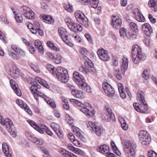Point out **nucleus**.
I'll use <instances>...</instances> for the list:
<instances>
[{
    "label": "nucleus",
    "instance_id": "f257e3e1",
    "mask_svg": "<svg viewBox=\"0 0 157 157\" xmlns=\"http://www.w3.org/2000/svg\"><path fill=\"white\" fill-rule=\"evenodd\" d=\"M70 101L73 103L77 104L79 107V109L84 113L87 117L93 116L94 115L93 112V108L91 105L88 103H82L78 100L74 99H71Z\"/></svg>",
    "mask_w": 157,
    "mask_h": 157
},
{
    "label": "nucleus",
    "instance_id": "f03ea898",
    "mask_svg": "<svg viewBox=\"0 0 157 157\" xmlns=\"http://www.w3.org/2000/svg\"><path fill=\"white\" fill-rule=\"evenodd\" d=\"M123 147L126 150L125 152L128 157H134L135 155L136 144L132 141L124 140L122 141Z\"/></svg>",
    "mask_w": 157,
    "mask_h": 157
},
{
    "label": "nucleus",
    "instance_id": "7ed1b4c3",
    "mask_svg": "<svg viewBox=\"0 0 157 157\" xmlns=\"http://www.w3.org/2000/svg\"><path fill=\"white\" fill-rule=\"evenodd\" d=\"M75 15L77 21L79 23L85 27H87L89 26L88 19L82 12L77 11L75 12Z\"/></svg>",
    "mask_w": 157,
    "mask_h": 157
},
{
    "label": "nucleus",
    "instance_id": "20e7f679",
    "mask_svg": "<svg viewBox=\"0 0 157 157\" xmlns=\"http://www.w3.org/2000/svg\"><path fill=\"white\" fill-rule=\"evenodd\" d=\"M59 36L66 44L72 47L74 44L71 39L68 38L66 30L63 28H59Z\"/></svg>",
    "mask_w": 157,
    "mask_h": 157
},
{
    "label": "nucleus",
    "instance_id": "39448f33",
    "mask_svg": "<svg viewBox=\"0 0 157 157\" xmlns=\"http://www.w3.org/2000/svg\"><path fill=\"white\" fill-rule=\"evenodd\" d=\"M41 86L38 85L36 82L33 85L30 87V90L31 92L33 95L35 99L38 101L39 98V96L42 97L44 98L43 96H41L40 95H45L43 93L41 92L40 89Z\"/></svg>",
    "mask_w": 157,
    "mask_h": 157
},
{
    "label": "nucleus",
    "instance_id": "423d86ee",
    "mask_svg": "<svg viewBox=\"0 0 157 157\" xmlns=\"http://www.w3.org/2000/svg\"><path fill=\"white\" fill-rule=\"evenodd\" d=\"M140 140L143 145L149 144L151 141V139L149 134L146 131H141L139 133Z\"/></svg>",
    "mask_w": 157,
    "mask_h": 157
},
{
    "label": "nucleus",
    "instance_id": "0eeeda50",
    "mask_svg": "<svg viewBox=\"0 0 157 157\" xmlns=\"http://www.w3.org/2000/svg\"><path fill=\"white\" fill-rule=\"evenodd\" d=\"M85 80L84 78L83 79H76L75 82L78 86L79 88L84 91L88 93L91 92V89L87 84L85 82Z\"/></svg>",
    "mask_w": 157,
    "mask_h": 157
},
{
    "label": "nucleus",
    "instance_id": "6e6552de",
    "mask_svg": "<svg viewBox=\"0 0 157 157\" xmlns=\"http://www.w3.org/2000/svg\"><path fill=\"white\" fill-rule=\"evenodd\" d=\"M85 80L84 78L83 79H76L75 82L78 86L79 88L84 91L88 93L91 92V89L87 84L85 82Z\"/></svg>",
    "mask_w": 157,
    "mask_h": 157
},
{
    "label": "nucleus",
    "instance_id": "1a4fd4ad",
    "mask_svg": "<svg viewBox=\"0 0 157 157\" xmlns=\"http://www.w3.org/2000/svg\"><path fill=\"white\" fill-rule=\"evenodd\" d=\"M25 135L28 140L33 143L39 145H42L44 143L42 140L34 136V135L31 132H27L25 133Z\"/></svg>",
    "mask_w": 157,
    "mask_h": 157
},
{
    "label": "nucleus",
    "instance_id": "9d476101",
    "mask_svg": "<svg viewBox=\"0 0 157 157\" xmlns=\"http://www.w3.org/2000/svg\"><path fill=\"white\" fill-rule=\"evenodd\" d=\"M23 10V15L25 17L29 19H33L35 18V13L29 7L26 6H23L21 8Z\"/></svg>",
    "mask_w": 157,
    "mask_h": 157
},
{
    "label": "nucleus",
    "instance_id": "9b49d317",
    "mask_svg": "<svg viewBox=\"0 0 157 157\" xmlns=\"http://www.w3.org/2000/svg\"><path fill=\"white\" fill-rule=\"evenodd\" d=\"M102 88L104 92L109 97H112L114 95L113 89L108 83H103L102 84Z\"/></svg>",
    "mask_w": 157,
    "mask_h": 157
},
{
    "label": "nucleus",
    "instance_id": "f8f14e48",
    "mask_svg": "<svg viewBox=\"0 0 157 157\" xmlns=\"http://www.w3.org/2000/svg\"><path fill=\"white\" fill-rule=\"evenodd\" d=\"M97 53L99 57L102 60L107 61L110 59L108 52L103 48L98 49Z\"/></svg>",
    "mask_w": 157,
    "mask_h": 157
},
{
    "label": "nucleus",
    "instance_id": "ddd939ff",
    "mask_svg": "<svg viewBox=\"0 0 157 157\" xmlns=\"http://www.w3.org/2000/svg\"><path fill=\"white\" fill-rule=\"evenodd\" d=\"M87 64L85 65L84 66L80 67L79 69V71L84 74H88L92 72L93 71L94 66L92 63H87Z\"/></svg>",
    "mask_w": 157,
    "mask_h": 157
},
{
    "label": "nucleus",
    "instance_id": "4468645a",
    "mask_svg": "<svg viewBox=\"0 0 157 157\" xmlns=\"http://www.w3.org/2000/svg\"><path fill=\"white\" fill-rule=\"evenodd\" d=\"M0 123L3 125H5L7 131H10L11 126L14 125L11 120L8 118L5 119L3 118L2 116H0Z\"/></svg>",
    "mask_w": 157,
    "mask_h": 157
},
{
    "label": "nucleus",
    "instance_id": "2eb2a0df",
    "mask_svg": "<svg viewBox=\"0 0 157 157\" xmlns=\"http://www.w3.org/2000/svg\"><path fill=\"white\" fill-rule=\"evenodd\" d=\"M10 69L11 72L10 75L13 78H17L21 74V71L14 64L12 65Z\"/></svg>",
    "mask_w": 157,
    "mask_h": 157
},
{
    "label": "nucleus",
    "instance_id": "dca6fc26",
    "mask_svg": "<svg viewBox=\"0 0 157 157\" xmlns=\"http://www.w3.org/2000/svg\"><path fill=\"white\" fill-rule=\"evenodd\" d=\"M46 68L49 71L52 73L54 76L56 77L58 79H59V69L58 67L56 68L52 65L48 64L46 65Z\"/></svg>",
    "mask_w": 157,
    "mask_h": 157
},
{
    "label": "nucleus",
    "instance_id": "f3484780",
    "mask_svg": "<svg viewBox=\"0 0 157 157\" xmlns=\"http://www.w3.org/2000/svg\"><path fill=\"white\" fill-rule=\"evenodd\" d=\"M16 102L21 108L24 109L25 111L30 115H32V112L28 106L21 99H18L17 100Z\"/></svg>",
    "mask_w": 157,
    "mask_h": 157
},
{
    "label": "nucleus",
    "instance_id": "a211bd4d",
    "mask_svg": "<svg viewBox=\"0 0 157 157\" xmlns=\"http://www.w3.org/2000/svg\"><path fill=\"white\" fill-rule=\"evenodd\" d=\"M121 20L119 17L114 16L112 18L111 25L114 28L119 29L121 27Z\"/></svg>",
    "mask_w": 157,
    "mask_h": 157
},
{
    "label": "nucleus",
    "instance_id": "6ab92c4d",
    "mask_svg": "<svg viewBox=\"0 0 157 157\" xmlns=\"http://www.w3.org/2000/svg\"><path fill=\"white\" fill-rule=\"evenodd\" d=\"M141 29L144 33L147 36H149L152 33V29L150 25L145 23L142 25Z\"/></svg>",
    "mask_w": 157,
    "mask_h": 157
},
{
    "label": "nucleus",
    "instance_id": "aec40b11",
    "mask_svg": "<svg viewBox=\"0 0 157 157\" xmlns=\"http://www.w3.org/2000/svg\"><path fill=\"white\" fill-rule=\"evenodd\" d=\"M10 84L11 87L13 90L16 94L18 96H20L21 94V92L20 90L18 88V85L16 84V82L13 80L11 79L10 80Z\"/></svg>",
    "mask_w": 157,
    "mask_h": 157
},
{
    "label": "nucleus",
    "instance_id": "412c9836",
    "mask_svg": "<svg viewBox=\"0 0 157 157\" xmlns=\"http://www.w3.org/2000/svg\"><path fill=\"white\" fill-rule=\"evenodd\" d=\"M40 17L41 20L46 23L50 24L54 22V19L51 16L42 14Z\"/></svg>",
    "mask_w": 157,
    "mask_h": 157
},
{
    "label": "nucleus",
    "instance_id": "4be33fe9",
    "mask_svg": "<svg viewBox=\"0 0 157 157\" xmlns=\"http://www.w3.org/2000/svg\"><path fill=\"white\" fill-rule=\"evenodd\" d=\"M141 48L137 45L133 46L132 49V60L136 57H137V55L141 53Z\"/></svg>",
    "mask_w": 157,
    "mask_h": 157
},
{
    "label": "nucleus",
    "instance_id": "5701e85b",
    "mask_svg": "<svg viewBox=\"0 0 157 157\" xmlns=\"http://www.w3.org/2000/svg\"><path fill=\"white\" fill-rule=\"evenodd\" d=\"M97 150L98 152L102 154H107L109 151V147L107 145L104 144L98 146Z\"/></svg>",
    "mask_w": 157,
    "mask_h": 157
},
{
    "label": "nucleus",
    "instance_id": "b1692460",
    "mask_svg": "<svg viewBox=\"0 0 157 157\" xmlns=\"http://www.w3.org/2000/svg\"><path fill=\"white\" fill-rule=\"evenodd\" d=\"M71 94L73 96L77 98L83 99L85 98L81 90H72L71 91Z\"/></svg>",
    "mask_w": 157,
    "mask_h": 157
},
{
    "label": "nucleus",
    "instance_id": "393cba45",
    "mask_svg": "<svg viewBox=\"0 0 157 157\" xmlns=\"http://www.w3.org/2000/svg\"><path fill=\"white\" fill-rule=\"evenodd\" d=\"M135 17L136 20L140 22H143L145 21V18L142 13L138 9L136 10Z\"/></svg>",
    "mask_w": 157,
    "mask_h": 157
},
{
    "label": "nucleus",
    "instance_id": "a878e982",
    "mask_svg": "<svg viewBox=\"0 0 157 157\" xmlns=\"http://www.w3.org/2000/svg\"><path fill=\"white\" fill-rule=\"evenodd\" d=\"M2 149L6 157H12L9 146L6 143H4L2 144Z\"/></svg>",
    "mask_w": 157,
    "mask_h": 157
},
{
    "label": "nucleus",
    "instance_id": "bb28decb",
    "mask_svg": "<svg viewBox=\"0 0 157 157\" xmlns=\"http://www.w3.org/2000/svg\"><path fill=\"white\" fill-rule=\"evenodd\" d=\"M40 95L41 96L44 97V99L45 101L47 104L49 105L52 108H55L56 107V105L51 99L49 98L46 95Z\"/></svg>",
    "mask_w": 157,
    "mask_h": 157
},
{
    "label": "nucleus",
    "instance_id": "cd10ccee",
    "mask_svg": "<svg viewBox=\"0 0 157 157\" xmlns=\"http://www.w3.org/2000/svg\"><path fill=\"white\" fill-rule=\"evenodd\" d=\"M146 59V56L144 54L141 53L137 55V57H136L133 61L134 63L137 64L139 63L140 60H144Z\"/></svg>",
    "mask_w": 157,
    "mask_h": 157
},
{
    "label": "nucleus",
    "instance_id": "c85d7f7f",
    "mask_svg": "<svg viewBox=\"0 0 157 157\" xmlns=\"http://www.w3.org/2000/svg\"><path fill=\"white\" fill-rule=\"evenodd\" d=\"M59 153L62 156L65 157H76V156L72 153L69 152L62 148L59 149Z\"/></svg>",
    "mask_w": 157,
    "mask_h": 157
},
{
    "label": "nucleus",
    "instance_id": "c756f323",
    "mask_svg": "<svg viewBox=\"0 0 157 157\" xmlns=\"http://www.w3.org/2000/svg\"><path fill=\"white\" fill-rule=\"evenodd\" d=\"M34 43L35 46L39 50V52L42 54H44V49L41 41L39 40H37L35 41Z\"/></svg>",
    "mask_w": 157,
    "mask_h": 157
},
{
    "label": "nucleus",
    "instance_id": "7c9ffc66",
    "mask_svg": "<svg viewBox=\"0 0 157 157\" xmlns=\"http://www.w3.org/2000/svg\"><path fill=\"white\" fill-rule=\"evenodd\" d=\"M27 121L31 126L33 127L39 132H43L41 130H40L41 127H39V125L37 124L34 121L30 120H29Z\"/></svg>",
    "mask_w": 157,
    "mask_h": 157
},
{
    "label": "nucleus",
    "instance_id": "2f4dec72",
    "mask_svg": "<svg viewBox=\"0 0 157 157\" xmlns=\"http://www.w3.org/2000/svg\"><path fill=\"white\" fill-rule=\"evenodd\" d=\"M35 80L36 82L42 85L43 86L47 88H49V86L47 82L43 79H42L39 77H35Z\"/></svg>",
    "mask_w": 157,
    "mask_h": 157
},
{
    "label": "nucleus",
    "instance_id": "473e14b6",
    "mask_svg": "<svg viewBox=\"0 0 157 157\" xmlns=\"http://www.w3.org/2000/svg\"><path fill=\"white\" fill-rule=\"evenodd\" d=\"M42 131V132H40V133L43 134L44 132H45L48 135L50 136H52L53 135L52 132L50 131L48 128L45 125H43L42 128H40V130Z\"/></svg>",
    "mask_w": 157,
    "mask_h": 157
},
{
    "label": "nucleus",
    "instance_id": "72a5a7b5",
    "mask_svg": "<svg viewBox=\"0 0 157 157\" xmlns=\"http://www.w3.org/2000/svg\"><path fill=\"white\" fill-rule=\"evenodd\" d=\"M104 117L108 121H110L111 120H113L115 117L113 113H105L103 115Z\"/></svg>",
    "mask_w": 157,
    "mask_h": 157
},
{
    "label": "nucleus",
    "instance_id": "f704fd0d",
    "mask_svg": "<svg viewBox=\"0 0 157 157\" xmlns=\"http://www.w3.org/2000/svg\"><path fill=\"white\" fill-rule=\"evenodd\" d=\"M93 130L98 136H100L103 131V130L102 128L98 127L97 126H95L94 128H93Z\"/></svg>",
    "mask_w": 157,
    "mask_h": 157
},
{
    "label": "nucleus",
    "instance_id": "c9c22d12",
    "mask_svg": "<svg viewBox=\"0 0 157 157\" xmlns=\"http://www.w3.org/2000/svg\"><path fill=\"white\" fill-rule=\"evenodd\" d=\"M27 26L29 29L31 31V32L33 34H35L37 33L36 29H34V25L30 23H29L26 24Z\"/></svg>",
    "mask_w": 157,
    "mask_h": 157
},
{
    "label": "nucleus",
    "instance_id": "e433bc0d",
    "mask_svg": "<svg viewBox=\"0 0 157 157\" xmlns=\"http://www.w3.org/2000/svg\"><path fill=\"white\" fill-rule=\"evenodd\" d=\"M61 99L63 101V108L67 110H68L70 109V106L67 100L63 97H61Z\"/></svg>",
    "mask_w": 157,
    "mask_h": 157
},
{
    "label": "nucleus",
    "instance_id": "4c0bfd02",
    "mask_svg": "<svg viewBox=\"0 0 157 157\" xmlns=\"http://www.w3.org/2000/svg\"><path fill=\"white\" fill-rule=\"evenodd\" d=\"M8 54L12 58L16 60H18L20 58L19 54H15L10 51H8Z\"/></svg>",
    "mask_w": 157,
    "mask_h": 157
},
{
    "label": "nucleus",
    "instance_id": "58836bf2",
    "mask_svg": "<svg viewBox=\"0 0 157 157\" xmlns=\"http://www.w3.org/2000/svg\"><path fill=\"white\" fill-rule=\"evenodd\" d=\"M137 95L138 99L140 102H143L145 101L144 98V94L141 91H139L137 93Z\"/></svg>",
    "mask_w": 157,
    "mask_h": 157
},
{
    "label": "nucleus",
    "instance_id": "ea45409f",
    "mask_svg": "<svg viewBox=\"0 0 157 157\" xmlns=\"http://www.w3.org/2000/svg\"><path fill=\"white\" fill-rule=\"evenodd\" d=\"M133 105L135 110L137 111L142 113L144 112V110L140 108V105L141 106V105H140L139 103H134L133 104Z\"/></svg>",
    "mask_w": 157,
    "mask_h": 157
},
{
    "label": "nucleus",
    "instance_id": "a19ab883",
    "mask_svg": "<svg viewBox=\"0 0 157 157\" xmlns=\"http://www.w3.org/2000/svg\"><path fill=\"white\" fill-rule=\"evenodd\" d=\"M98 0H90L89 4H90L92 7L96 8L98 6Z\"/></svg>",
    "mask_w": 157,
    "mask_h": 157
},
{
    "label": "nucleus",
    "instance_id": "79ce46f5",
    "mask_svg": "<svg viewBox=\"0 0 157 157\" xmlns=\"http://www.w3.org/2000/svg\"><path fill=\"white\" fill-rule=\"evenodd\" d=\"M60 77V81L61 82L66 83L68 81L69 76L68 74H66Z\"/></svg>",
    "mask_w": 157,
    "mask_h": 157
},
{
    "label": "nucleus",
    "instance_id": "37998d69",
    "mask_svg": "<svg viewBox=\"0 0 157 157\" xmlns=\"http://www.w3.org/2000/svg\"><path fill=\"white\" fill-rule=\"evenodd\" d=\"M129 25L131 29L135 33H136L138 31V26L134 22H131Z\"/></svg>",
    "mask_w": 157,
    "mask_h": 157
},
{
    "label": "nucleus",
    "instance_id": "c03bdc74",
    "mask_svg": "<svg viewBox=\"0 0 157 157\" xmlns=\"http://www.w3.org/2000/svg\"><path fill=\"white\" fill-rule=\"evenodd\" d=\"M66 118L68 123L72 127L73 129L74 127L75 128V127L73 125L74 121L71 117L69 115L67 114L66 115Z\"/></svg>",
    "mask_w": 157,
    "mask_h": 157
},
{
    "label": "nucleus",
    "instance_id": "a18cd8bd",
    "mask_svg": "<svg viewBox=\"0 0 157 157\" xmlns=\"http://www.w3.org/2000/svg\"><path fill=\"white\" fill-rule=\"evenodd\" d=\"M73 76L75 79L74 80L75 82L76 79H83L84 77L81 75H80L78 72H75L73 74Z\"/></svg>",
    "mask_w": 157,
    "mask_h": 157
},
{
    "label": "nucleus",
    "instance_id": "49530a36",
    "mask_svg": "<svg viewBox=\"0 0 157 157\" xmlns=\"http://www.w3.org/2000/svg\"><path fill=\"white\" fill-rule=\"evenodd\" d=\"M10 131H8V132L10 134V135L13 137H15L17 136V132L15 131V128L14 125H12L11 126Z\"/></svg>",
    "mask_w": 157,
    "mask_h": 157
},
{
    "label": "nucleus",
    "instance_id": "de8ad7c7",
    "mask_svg": "<svg viewBox=\"0 0 157 157\" xmlns=\"http://www.w3.org/2000/svg\"><path fill=\"white\" fill-rule=\"evenodd\" d=\"M47 44L49 48L53 50L57 51L59 49L58 48L56 47L52 42L51 41H48L47 42Z\"/></svg>",
    "mask_w": 157,
    "mask_h": 157
},
{
    "label": "nucleus",
    "instance_id": "09e8293b",
    "mask_svg": "<svg viewBox=\"0 0 157 157\" xmlns=\"http://www.w3.org/2000/svg\"><path fill=\"white\" fill-rule=\"evenodd\" d=\"M63 7L66 10L69 12H72L73 11L72 6L71 5H66V4H63Z\"/></svg>",
    "mask_w": 157,
    "mask_h": 157
},
{
    "label": "nucleus",
    "instance_id": "8fccbe9b",
    "mask_svg": "<svg viewBox=\"0 0 157 157\" xmlns=\"http://www.w3.org/2000/svg\"><path fill=\"white\" fill-rule=\"evenodd\" d=\"M114 73V76L118 79L120 80L122 78L121 74L119 69H117L115 70Z\"/></svg>",
    "mask_w": 157,
    "mask_h": 157
},
{
    "label": "nucleus",
    "instance_id": "3c124183",
    "mask_svg": "<svg viewBox=\"0 0 157 157\" xmlns=\"http://www.w3.org/2000/svg\"><path fill=\"white\" fill-rule=\"evenodd\" d=\"M51 126L56 132L57 136L59 137V135L58 134L59 132V126L56 123H53L52 124Z\"/></svg>",
    "mask_w": 157,
    "mask_h": 157
},
{
    "label": "nucleus",
    "instance_id": "603ef678",
    "mask_svg": "<svg viewBox=\"0 0 157 157\" xmlns=\"http://www.w3.org/2000/svg\"><path fill=\"white\" fill-rule=\"evenodd\" d=\"M149 6L150 7H155L157 6V0H150L148 2Z\"/></svg>",
    "mask_w": 157,
    "mask_h": 157
},
{
    "label": "nucleus",
    "instance_id": "864d4df0",
    "mask_svg": "<svg viewBox=\"0 0 157 157\" xmlns=\"http://www.w3.org/2000/svg\"><path fill=\"white\" fill-rule=\"evenodd\" d=\"M68 74L67 71L64 68L59 67V77Z\"/></svg>",
    "mask_w": 157,
    "mask_h": 157
},
{
    "label": "nucleus",
    "instance_id": "5fc2aeb1",
    "mask_svg": "<svg viewBox=\"0 0 157 157\" xmlns=\"http://www.w3.org/2000/svg\"><path fill=\"white\" fill-rule=\"evenodd\" d=\"M126 33L127 31L125 28H122L120 29V33L121 37L124 38L126 37Z\"/></svg>",
    "mask_w": 157,
    "mask_h": 157
},
{
    "label": "nucleus",
    "instance_id": "6e6d98bb",
    "mask_svg": "<svg viewBox=\"0 0 157 157\" xmlns=\"http://www.w3.org/2000/svg\"><path fill=\"white\" fill-rule=\"evenodd\" d=\"M71 36L77 42H81V38L76 33H75L74 34H72Z\"/></svg>",
    "mask_w": 157,
    "mask_h": 157
},
{
    "label": "nucleus",
    "instance_id": "4d7b16f0",
    "mask_svg": "<svg viewBox=\"0 0 157 157\" xmlns=\"http://www.w3.org/2000/svg\"><path fill=\"white\" fill-rule=\"evenodd\" d=\"M111 144L113 148L115 151V153H116L117 155H119L120 153L119 151L117 150V148L114 142L113 141H112L111 142Z\"/></svg>",
    "mask_w": 157,
    "mask_h": 157
},
{
    "label": "nucleus",
    "instance_id": "13d9d810",
    "mask_svg": "<svg viewBox=\"0 0 157 157\" xmlns=\"http://www.w3.org/2000/svg\"><path fill=\"white\" fill-rule=\"evenodd\" d=\"M148 157H157V154L154 151L150 150L148 152Z\"/></svg>",
    "mask_w": 157,
    "mask_h": 157
},
{
    "label": "nucleus",
    "instance_id": "bf43d9fd",
    "mask_svg": "<svg viewBox=\"0 0 157 157\" xmlns=\"http://www.w3.org/2000/svg\"><path fill=\"white\" fill-rule=\"evenodd\" d=\"M143 78L145 80H147L149 79V73L146 70L144 71L142 74Z\"/></svg>",
    "mask_w": 157,
    "mask_h": 157
},
{
    "label": "nucleus",
    "instance_id": "052dcab7",
    "mask_svg": "<svg viewBox=\"0 0 157 157\" xmlns=\"http://www.w3.org/2000/svg\"><path fill=\"white\" fill-rule=\"evenodd\" d=\"M15 18L18 23H21L23 21V18L21 16H19L18 14H15Z\"/></svg>",
    "mask_w": 157,
    "mask_h": 157
},
{
    "label": "nucleus",
    "instance_id": "680f3d73",
    "mask_svg": "<svg viewBox=\"0 0 157 157\" xmlns=\"http://www.w3.org/2000/svg\"><path fill=\"white\" fill-rule=\"evenodd\" d=\"M128 64L122 63V65L121 67V71L123 74L124 73V71L127 69Z\"/></svg>",
    "mask_w": 157,
    "mask_h": 157
},
{
    "label": "nucleus",
    "instance_id": "e2e57ef3",
    "mask_svg": "<svg viewBox=\"0 0 157 157\" xmlns=\"http://www.w3.org/2000/svg\"><path fill=\"white\" fill-rule=\"evenodd\" d=\"M30 67L31 68L36 72L37 73H39L40 72L39 67L37 66H36L33 64H31L30 65Z\"/></svg>",
    "mask_w": 157,
    "mask_h": 157
},
{
    "label": "nucleus",
    "instance_id": "0e129e2a",
    "mask_svg": "<svg viewBox=\"0 0 157 157\" xmlns=\"http://www.w3.org/2000/svg\"><path fill=\"white\" fill-rule=\"evenodd\" d=\"M119 89V92L120 94V95L121 98H124L126 97V95L125 93L124 92L123 89L121 88L120 87Z\"/></svg>",
    "mask_w": 157,
    "mask_h": 157
},
{
    "label": "nucleus",
    "instance_id": "69168bd1",
    "mask_svg": "<svg viewBox=\"0 0 157 157\" xmlns=\"http://www.w3.org/2000/svg\"><path fill=\"white\" fill-rule=\"evenodd\" d=\"M85 36L86 39L90 43H92L93 40L91 39L90 34L88 33H86L85 34Z\"/></svg>",
    "mask_w": 157,
    "mask_h": 157
},
{
    "label": "nucleus",
    "instance_id": "338daca9",
    "mask_svg": "<svg viewBox=\"0 0 157 157\" xmlns=\"http://www.w3.org/2000/svg\"><path fill=\"white\" fill-rule=\"evenodd\" d=\"M59 56L56 55H54L52 58V60L56 64H59Z\"/></svg>",
    "mask_w": 157,
    "mask_h": 157
},
{
    "label": "nucleus",
    "instance_id": "774afa93",
    "mask_svg": "<svg viewBox=\"0 0 157 157\" xmlns=\"http://www.w3.org/2000/svg\"><path fill=\"white\" fill-rule=\"evenodd\" d=\"M87 125L88 127H90L93 129V128H94L96 126L95 124L93 122L91 121H89L88 122Z\"/></svg>",
    "mask_w": 157,
    "mask_h": 157
}]
</instances>
